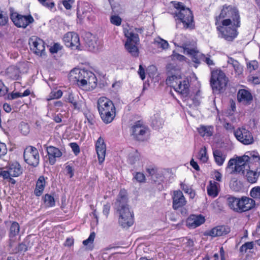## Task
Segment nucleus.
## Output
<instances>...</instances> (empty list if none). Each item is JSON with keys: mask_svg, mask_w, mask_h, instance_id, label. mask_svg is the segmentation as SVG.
<instances>
[{"mask_svg": "<svg viewBox=\"0 0 260 260\" xmlns=\"http://www.w3.org/2000/svg\"><path fill=\"white\" fill-rule=\"evenodd\" d=\"M235 172L245 175L247 181L255 183L260 175V156L243 155L239 158Z\"/></svg>", "mask_w": 260, "mask_h": 260, "instance_id": "f257e3e1", "label": "nucleus"}, {"mask_svg": "<svg viewBox=\"0 0 260 260\" xmlns=\"http://www.w3.org/2000/svg\"><path fill=\"white\" fill-rule=\"evenodd\" d=\"M114 209L118 215V223L123 228H129L134 223V213L128 204L125 189H121L114 203Z\"/></svg>", "mask_w": 260, "mask_h": 260, "instance_id": "f03ea898", "label": "nucleus"}, {"mask_svg": "<svg viewBox=\"0 0 260 260\" xmlns=\"http://www.w3.org/2000/svg\"><path fill=\"white\" fill-rule=\"evenodd\" d=\"M215 25L230 26L233 23L236 27L240 26V16L238 10L231 5H224L222 7L219 15L215 17Z\"/></svg>", "mask_w": 260, "mask_h": 260, "instance_id": "7ed1b4c3", "label": "nucleus"}, {"mask_svg": "<svg viewBox=\"0 0 260 260\" xmlns=\"http://www.w3.org/2000/svg\"><path fill=\"white\" fill-rule=\"evenodd\" d=\"M177 11L173 14L176 20L177 26L182 23L184 29H192L194 28L193 16L191 11L186 8L182 3L178 2L175 5Z\"/></svg>", "mask_w": 260, "mask_h": 260, "instance_id": "20e7f679", "label": "nucleus"}, {"mask_svg": "<svg viewBox=\"0 0 260 260\" xmlns=\"http://www.w3.org/2000/svg\"><path fill=\"white\" fill-rule=\"evenodd\" d=\"M97 105L103 121L106 124L111 123L116 115V109L112 101L103 96L98 99Z\"/></svg>", "mask_w": 260, "mask_h": 260, "instance_id": "39448f33", "label": "nucleus"}, {"mask_svg": "<svg viewBox=\"0 0 260 260\" xmlns=\"http://www.w3.org/2000/svg\"><path fill=\"white\" fill-rule=\"evenodd\" d=\"M166 83L183 98L187 97L189 93V82L185 76L180 74L172 75L166 80Z\"/></svg>", "mask_w": 260, "mask_h": 260, "instance_id": "423d86ee", "label": "nucleus"}, {"mask_svg": "<svg viewBox=\"0 0 260 260\" xmlns=\"http://www.w3.org/2000/svg\"><path fill=\"white\" fill-rule=\"evenodd\" d=\"M124 33L127 38L124 45L126 50L132 56L138 57L139 51L137 45L139 43V35L128 30H124Z\"/></svg>", "mask_w": 260, "mask_h": 260, "instance_id": "0eeeda50", "label": "nucleus"}, {"mask_svg": "<svg viewBox=\"0 0 260 260\" xmlns=\"http://www.w3.org/2000/svg\"><path fill=\"white\" fill-rule=\"evenodd\" d=\"M228 80L225 74L221 70L211 72L210 84L214 91L221 92L226 86Z\"/></svg>", "mask_w": 260, "mask_h": 260, "instance_id": "6e6552de", "label": "nucleus"}, {"mask_svg": "<svg viewBox=\"0 0 260 260\" xmlns=\"http://www.w3.org/2000/svg\"><path fill=\"white\" fill-rule=\"evenodd\" d=\"M10 19L16 27L23 28H25L34 21L31 15H24L16 12H11Z\"/></svg>", "mask_w": 260, "mask_h": 260, "instance_id": "1a4fd4ad", "label": "nucleus"}, {"mask_svg": "<svg viewBox=\"0 0 260 260\" xmlns=\"http://www.w3.org/2000/svg\"><path fill=\"white\" fill-rule=\"evenodd\" d=\"M234 134L236 139L244 145H250L254 142L251 133L245 127L238 128L234 131Z\"/></svg>", "mask_w": 260, "mask_h": 260, "instance_id": "9d476101", "label": "nucleus"}, {"mask_svg": "<svg viewBox=\"0 0 260 260\" xmlns=\"http://www.w3.org/2000/svg\"><path fill=\"white\" fill-rule=\"evenodd\" d=\"M148 128L141 120L137 121L132 126L131 131L134 138L138 141H144Z\"/></svg>", "mask_w": 260, "mask_h": 260, "instance_id": "9b49d317", "label": "nucleus"}, {"mask_svg": "<svg viewBox=\"0 0 260 260\" xmlns=\"http://www.w3.org/2000/svg\"><path fill=\"white\" fill-rule=\"evenodd\" d=\"M28 44L30 50L35 54L40 56L46 55L45 43L42 39L36 36H32L29 38Z\"/></svg>", "mask_w": 260, "mask_h": 260, "instance_id": "f8f14e48", "label": "nucleus"}, {"mask_svg": "<svg viewBox=\"0 0 260 260\" xmlns=\"http://www.w3.org/2000/svg\"><path fill=\"white\" fill-rule=\"evenodd\" d=\"M23 157L25 161L29 165L36 167L39 164V153L37 149L34 147H27L24 151Z\"/></svg>", "mask_w": 260, "mask_h": 260, "instance_id": "ddd939ff", "label": "nucleus"}, {"mask_svg": "<svg viewBox=\"0 0 260 260\" xmlns=\"http://www.w3.org/2000/svg\"><path fill=\"white\" fill-rule=\"evenodd\" d=\"M63 42L67 47L74 50H81L80 39L78 35L74 32L66 33L63 38Z\"/></svg>", "mask_w": 260, "mask_h": 260, "instance_id": "4468645a", "label": "nucleus"}, {"mask_svg": "<svg viewBox=\"0 0 260 260\" xmlns=\"http://www.w3.org/2000/svg\"><path fill=\"white\" fill-rule=\"evenodd\" d=\"M217 29L219 31V36L225 40L232 41L237 36V30L235 28L229 26H223L222 24L216 25Z\"/></svg>", "mask_w": 260, "mask_h": 260, "instance_id": "2eb2a0df", "label": "nucleus"}, {"mask_svg": "<svg viewBox=\"0 0 260 260\" xmlns=\"http://www.w3.org/2000/svg\"><path fill=\"white\" fill-rule=\"evenodd\" d=\"M172 207L175 210L182 208L187 203V201L182 192L180 190H175L172 196Z\"/></svg>", "mask_w": 260, "mask_h": 260, "instance_id": "dca6fc26", "label": "nucleus"}, {"mask_svg": "<svg viewBox=\"0 0 260 260\" xmlns=\"http://www.w3.org/2000/svg\"><path fill=\"white\" fill-rule=\"evenodd\" d=\"M95 147L99 162L101 164L105 160L106 152V145L105 143L104 139L102 137H100L98 138L95 143Z\"/></svg>", "mask_w": 260, "mask_h": 260, "instance_id": "f3484780", "label": "nucleus"}, {"mask_svg": "<svg viewBox=\"0 0 260 260\" xmlns=\"http://www.w3.org/2000/svg\"><path fill=\"white\" fill-rule=\"evenodd\" d=\"M237 100L238 102L244 105H249L253 101V96L251 93L245 89H239L237 93Z\"/></svg>", "mask_w": 260, "mask_h": 260, "instance_id": "a211bd4d", "label": "nucleus"}, {"mask_svg": "<svg viewBox=\"0 0 260 260\" xmlns=\"http://www.w3.org/2000/svg\"><path fill=\"white\" fill-rule=\"evenodd\" d=\"M84 74L83 70L75 68L70 72L69 78L70 81L76 83L78 86L82 88V81L84 80L82 79V77Z\"/></svg>", "mask_w": 260, "mask_h": 260, "instance_id": "6ab92c4d", "label": "nucleus"}, {"mask_svg": "<svg viewBox=\"0 0 260 260\" xmlns=\"http://www.w3.org/2000/svg\"><path fill=\"white\" fill-rule=\"evenodd\" d=\"M240 204L239 213H243L254 208L255 201L252 198L244 196L240 198Z\"/></svg>", "mask_w": 260, "mask_h": 260, "instance_id": "aec40b11", "label": "nucleus"}, {"mask_svg": "<svg viewBox=\"0 0 260 260\" xmlns=\"http://www.w3.org/2000/svg\"><path fill=\"white\" fill-rule=\"evenodd\" d=\"M205 221L204 216L202 215H191L186 220V225L192 229H194L201 224H203Z\"/></svg>", "mask_w": 260, "mask_h": 260, "instance_id": "412c9836", "label": "nucleus"}, {"mask_svg": "<svg viewBox=\"0 0 260 260\" xmlns=\"http://www.w3.org/2000/svg\"><path fill=\"white\" fill-rule=\"evenodd\" d=\"M230 231L228 225H218L209 231L207 235L213 237L221 236L229 234Z\"/></svg>", "mask_w": 260, "mask_h": 260, "instance_id": "4be33fe9", "label": "nucleus"}, {"mask_svg": "<svg viewBox=\"0 0 260 260\" xmlns=\"http://www.w3.org/2000/svg\"><path fill=\"white\" fill-rule=\"evenodd\" d=\"M184 51L186 52L187 54L190 55L192 61L193 62L198 64H200L201 61H202L203 57H204L203 54L194 49L189 48H185Z\"/></svg>", "mask_w": 260, "mask_h": 260, "instance_id": "5701e85b", "label": "nucleus"}, {"mask_svg": "<svg viewBox=\"0 0 260 260\" xmlns=\"http://www.w3.org/2000/svg\"><path fill=\"white\" fill-rule=\"evenodd\" d=\"M66 102L71 103L75 109L80 110L82 108V101L79 100V98L72 93H69L68 95L64 96Z\"/></svg>", "mask_w": 260, "mask_h": 260, "instance_id": "b1692460", "label": "nucleus"}, {"mask_svg": "<svg viewBox=\"0 0 260 260\" xmlns=\"http://www.w3.org/2000/svg\"><path fill=\"white\" fill-rule=\"evenodd\" d=\"M20 70L16 66H11L9 67L6 71L7 76L12 80H17L20 77Z\"/></svg>", "mask_w": 260, "mask_h": 260, "instance_id": "393cba45", "label": "nucleus"}, {"mask_svg": "<svg viewBox=\"0 0 260 260\" xmlns=\"http://www.w3.org/2000/svg\"><path fill=\"white\" fill-rule=\"evenodd\" d=\"M8 170L10 177H18L22 174L21 167L17 162L9 164Z\"/></svg>", "mask_w": 260, "mask_h": 260, "instance_id": "a878e982", "label": "nucleus"}, {"mask_svg": "<svg viewBox=\"0 0 260 260\" xmlns=\"http://www.w3.org/2000/svg\"><path fill=\"white\" fill-rule=\"evenodd\" d=\"M164 120L161 117L159 113L157 112L151 117V126L155 129H158L162 127Z\"/></svg>", "mask_w": 260, "mask_h": 260, "instance_id": "bb28decb", "label": "nucleus"}, {"mask_svg": "<svg viewBox=\"0 0 260 260\" xmlns=\"http://www.w3.org/2000/svg\"><path fill=\"white\" fill-rule=\"evenodd\" d=\"M89 76H88V80L86 81L85 80H83L82 81V84L83 85L82 88H87L88 86V88L91 87L92 88H95L97 85V79L95 76V75L92 73H89Z\"/></svg>", "mask_w": 260, "mask_h": 260, "instance_id": "cd10ccee", "label": "nucleus"}, {"mask_svg": "<svg viewBox=\"0 0 260 260\" xmlns=\"http://www.w3.org/2000/svg\"><path fill=\"white\" fill-rule=\"evenodd\" d=\"M213 156L216 164L221 166L223 164V162L226 158V155L223 153L220 150L216 149L213 151Z\"/></svg>", "mask_w": 260, "mask_h": 260, "instance_id": "c85d7f7f", "label": "nucleus"}, {"mask_svg": "<svg viewBox=\"0 0 260 260\" xmlns=\"http://www.w3.org/2000/svg\"><path fill=\"white\" fill-rule=\"evenodd\" d=\"M62 155L60 150L55 147L50 146V165H53L56 161V157H60Z\"/></svg>", "mask_w": 260, "mask_h": 260, "instance_id": "c756f323", "label": "nucleus"}, {"mask_svg": "<svg viewBox=\"0 0 260 260\" xmlns=\"http://www.w3.org/2000/svg\"><path fill=\"white\" fill-rule=\"evenodd\" d=\"M218 183L213 181H210L209 184L207 187L208 194L212 197L215 198L218 194L217 185Z\"/></svg>", "mask_w": 260, "mask_h": 260, "instance_id": "7c9ffc66", "label": "nucleus"}, {"mask_svg": "<svg viewBox=\"0 0 260 260\" xmlns=\"http://www.w3.org/2000/svg\"><path fill=\"white\" fill-rule=\"evenodd\" d=\"M45 185V181L43 176H40L36 183L35 194L37 196H40L44 189Z\"/></svg>", "mask_w": 260, "mask_h": 260, "instance_id": "2f4dec72", "label": "nucleus"}, {"mask_svg": "<svg viewBox=\"0 0 260 260\" xmlns=\"http://www.w3.org/2000/svg\"><path fill=\"white\" fill-rule=\"evenodd\" d=\"M11 223V225L10 227L9 236L10 239V241L12 239L18 235L20 231V226L18 223L16 221H10Z\"/></svg>", "mask_w": 260, "mask_h": 260, "instance_id": "473e14b6", "label": "nucleus"}, {"mask_svg": "<svg viewBox=\"0 0 260 260\" xmlns=\"http://www.w3.org/2000/svg\"><path fill=\"white\" fill-rule=\"evenodd\" d=\"M80 11H81L82 14L84 15V17H89V15L88 14L93 11V7L88 3H84L82 6L78 8L77 11L78 15L80 14Z\"/></svg>", "mask_w": 260, "mask_h": 260, "instance_id": "72a5a7b5", "label": "nucleus"}, {"mask_svg": "<svg viewBox=\"0 0 260 260\" xmlns=\"http://www.w3.org/2000/svg\"><path fill=\"white\" fill-rule=\"evenodd\" d=\"M88 35L90 36V38L85 40V45L89 51H94L97 49L96 39L91 34H89Z\"/></svg>", "mask_w": 260, "mask_h": 260, "instance_id": "f704fd0d", "label": "nucleus"}, {"mask_svg": "<svg viewBox=\"0 0 260 260\" xmlns=\"http://www.w3.org/2000/svg\"><path fill=\"white\" fill-rule=\"evenodd\" d=\"M198 129L199 134L203 137H210L213 135V126L202 125L198 128Z\"/></svg>", "mask_w": 260, "mask_h": 260, "instance_id": "c9c22d12", "label": "nucleus"}, {"mask_svg": "<svg viewBox=\"0 0 260 260\" xmlns=\"http://www.w3.org/2000/svg\"><path fill=\"white\" fill-rule=\"evenodd\" d=\"M27 239H25L22 243H20L18 245L13 249L14 253L25 252L28 250Z\"/></svg>", "mask_w": 260, "mask_h": 260, "instance_id": "e433bc0d", "label": "nucleus"}, {"mask_svg": "<svg viewBox=\"0 0 260 260\" xmlns=\"http://www.w3.org/2000/svg\"><path fill=\"white\" fill-rule=\"evenodd\" d=\"M250 196L254 201L260 202V186L252 188L250 191Z\"/></svg>", "mask_w": 260, "mask_h": 260, "instance_id": "4c0bfd02", "label": "nucleus"}, {"mask_svg": "<svg viewBox=\"0 0 260 260\" xmlns=\"http://www.w3.org/2000/svg\"><path fill=\"white\" fill-rule=\"evenodd\" d=\"M154 44H155L157 47L161 48L162 49H167L169 47L168 42L160 37H158L155 39Z\"/></svg>", "mask_w": 260, "mask_h": 260, "instance_id": "58836bf2", "label": "nucleus"}, {"mask_svg": "<svg viewBox=\"0 0 260 260\" xmlns=\"http://www.w3.org/2000/svg\"><path fill=\"white\" fill-rule=\"evenodd\" d=\"M198 158L203 162H206L208 159L207 156V149L206 147H203L200 150L198 154Z\"/></svg>", "mask_w": 260, "mask_h": 260, "instance_id": "ea45409f", "label": "nucleus"}, {"mask_svg": "<svg viewBox=\"0 0 260 260\" xmlns=\"http://www.w3.org/2000/svg\"><path fill=\"white\" fill-rule=\"evenodd\" d=\"M254 245L253 241L246 242L240 247L239 251L241 253H246L248 250L252 249L254 247Z\"/></svg>", "mask_w": 260, "mask_h": 260, "instance_id": "a19ab883", "label": "nucleus"}, {"mask_svg": "<svg viewBox=\"0 0 260 260\" xmlns=\"http://www.w3.org/2000/svg\"><path fill=\"white\" fill-rule=\"evenodd\" d=\"M238 198H236L233 196H229L226 199V204L229 207L233 210L234 211H235V209L236 207V203Z\"/></svg>", "mask_w": 260, "mask_h": 260, "instance_id": "79ce46f5", "label": "nucleus"}, {"mask_svg": "<svg viewBox=\"0 0 260 260\" xmlns=\"http://www.w3.org/2000/svg\"><path fill=\"white\" fill-rule=\"evenodd\" d=\"M20 132L24 135H27L30 131L29 126L27 123L21 122L19 126Z\"/></svg>", "mask_w": 260, "mask_h": 260, "instance_id": "37998d69", "label": "nucleus"}, {"mask_svg": "<svg viewBox=\"0 0 260 260\" xmlns=\"http://www.w3.org/2000/svg\"><path fill=\"white\" fill-rule=\"evenodd\" d=\"M63 46L59 43H54L51 46H50V53L52 54L57 53L61 51Z\"/></svg>", "mask_w": 260, "mask_h": 260, "instance_id": "c03bdc74", "label": "nucleus"}, {"mask_svg": "<svg viewBox=\"0 0 260 260\" xmlns=\"http://www.w3.org/2000/svg\"><path fill=\"white\" fill-rule=\"evenodd\" d=\"M111 23L116 26H120L121 24L122 19L116 15H112L110 18Z\"/></svg>", "mask_w": 260, "mask_h": 260, "instance_id": "a18cd8bd", "label": "nucleus"}, {"mask_svg": "<svg viewBox=\"0 0 260 260\" xmlns=\"http://www.w3.org/2000/svg\"><path fill=\"white\" fill-rule=\"evenodd\" d=\"M62 95V92L60 89L52 90L50 93V100L59 99Z\"/></svg>", "mask_w": 260, "mask_h": 260, "instance_id": "49530a36", "label": "nucleus"}, {"mask_svg": "<svg viewBox=\"0 0 260 260\" xmlns=\"http://www.w3.org/2000/svg\"><path fill=\"white\" fill-rule=\"evenodd\" d=\"M231 188L235 191H239L242 188V184L240 181L232 180L230 183Z\"/></svg>", "mask_w": 260, "mask_h": 260, "instance_id": "de8ad7c7", "label": "nucleus"}, {"mask_svg": "<svg viewBox=\"0 0 260 260\" xmlns=\"http://www.w3.org/2000/svg\"><path fill=\"white\" fill-rule=\"evenodd\" d=\"M171 58L173 60H178L179 61H185L186 58L184 56L181 55L178 53H176L174 51L171 56Z\"/></svg>", "mask_w": 260, "mask_h": 260, "instance_id": "09e8293b", "label": "nucleus"}, {"mask_svg": "<svg viewBox=\"0 0 260 260\" xmlns=\"http://www.w3.org/2000/svg\"><path fill=\"white\" fill-rule=\"evenodd\" d=\"M9 91L8 88L6 86L3 82L0 80V97L5 95Z\"/></svg>", "mask_w": 260, "mask_h": 260, "instance_id": "8fccbe9b", "label": "nucleus"}, {"mask_svg": "<svg viewBox=\"0 0 260 260\" xmlns=\"http://www.w3.org/2000/svg\"><path fill=\"white\" fill-rule=\"evenodd\" d=\"M95 237V234L94 232L91 233L88 239L83 241V244L84 246H87L89 244H92L93 242Z\"/></svg>", "mask_w": 260, "mask_h": 260, "instance_id": "3c124183", "label": "nucleus"}, {"mask_svg": "<svg viewBox=\"0 0 260 260\" xmlns=\"http://www.w3.org/2000/svg\"><path fill=\"white\" fill-rule=\"evenodd\" d=\"M69 145L75 155H77L80 153V147L77 143L72 142L70 143Z\"/></svg>", "mask_w": 260, "mask_h": 260, "instance_id": "603ef678", "label": "nucleus"}, {"mask_svg": "<svg viewBox=\"0 0 260 260\" xmlns=\"http://www.w3.org/2000/svg\"><path fill=\"white\" fill-rule=\"evenodd\" d=\"M8 21L7 16L3 14V12L0 10V26H4L7 24Z\"/></svg>", "mask_w": 260, "mask_h": 260, "instance_id": "864d4df0", "label": "nucleus"}, {"mask_svg": "<svg viewBox=\"0 0 260 260\" xmlns=\"http://www.w3.org/2000/svg\"><path fill=\"white\" fill-rule=\"evenodd\" d=\"M134 178L139 182H144L145 181L144 174L141 172H137L134 176Z\"/></svg>", "mask_w": 260, "mask_h": 260, "instance_id": "5fc2aeb1", "label": "nucleus"}, {"mask_svg": "<svg viewBox=\"0 0 260 260\" xmlns=\"http://www.w3.org/2000/svg\"><path fill=\"white\" fill-rule=\"evenodd\" d=\"M240 157H238L237 159H234V158L230 159V160L228 162L227 168H233V166L234 165H235L234 171H235V167L239 164L238 163L239 162V158H240Z\"/></svg>", "mask_w": 260, "mask_h": 260, "instance_id": "6e6d98bb", "label": "nucleus"}, {"mask_svg": "<svg viewBox=\"0 0 260 260\" xmlns=\"http://www.w3.org/2000/svg\"><path fill=\"white\" fill-rule=\"evenodd\" d=\"M180 187L181 189L184 190V191L185 193H188L190 195H191V194L193 193V195H195L194 192H193L191 188H190L188 186H187L186 185L184 184L183 183L181 182L180 183Z\"/></svg>", "mask_w": 260, "mask_h": 260, "instance_id": "4d7b16f0", "label": "nucleus"}, {"mask_svg": "<svg viewBox=\"0 0 260 260\" xmlns=\"http://www.w3.org/2000/svg\"><path fill=\"white\" fill-rule=\"evenodd\" d=\"M248 81L254 84H260V77L258 76H249L248 77Z\"/></svg>", "mask_w": 260, "mask_h": 260, "instance_id": "13d9d810", "label": "nucleus"}, {"mask_svg": "<svg viewBox=\"0 0 260 260\" xmlns=\"http://www.w3.org/2000/svg\"><path fill=\"white\" fill-rule=\"evenodd\" d=\"M74 0H63L62 4L67 10H70L72 8V5L74 3Z\"/></svg>", "mask_w": 260, "mask_h": 260, "instance_id": "bf43d9fd", "label": "nucleus"}, {"mask_svg": "<svg viewBox=\"0 0 260 260\" xmlns=\"http://www.w3.org/2000/svg\"><path fill=\"white\" fill-rule=\"evenodd\" d=\"M7 152L6 145L5 143L0 142V158L5 155Z\"/></svg>", "mask_w": 260, "mask_h": 260, "instance_id": "052dcab7", "label": "nucleus"}, {"mask_svg": "<svg viewBox=\"0 0 260 260\" xmlns=\"http://www.w3.org/2000/svg\"><path fill=\"white\" fill-rule=\"evenodd\" d=\"M139 160V157L137 155H132L129 156L128 162L131 165H134Z\"/></svg>", "mask_w": 260, "mask_h": 260, "instance_id": "680f3d73", "label": "nucleus"}, {"mask_svg": "<svg viewBox=\"0 0 260 260\" xmlns=\"http://www.w3.org/2000/svg\"><path fill=\"white\" fill-rule=\"evenodd\" d=\"M111 206L109 203H107L104 205L103 213L106 216V218L108 217L110 212Z\"/></svg>", "mask_w": 260, "mask_h": 260, "instance_id": "e2e57ef3", "label": "nucleus"}, {"mask_svg": "<svg viewBox=\"0 0 260 260\" xmlns=\"http://www.w3.org/2000/svg\"><path fill=\"white\" fill-rule=\"evenodd\" d=\"M210 57V55L206 56L204 54L202 61L206 62L209 66H214L215 64Z\"/></svg>", "mask_w": 260, "mask_h": 260, "instance_id": "0e129e2a", "label": "nucleus"}, {"mask_svg": "<svg viewBox=\"0 0 260 260\" xmlns=\"http://www.w3.org/2000/svg\"><path fill=\"white\" fill-rule=\"evenodd\" d=\"M0 176L3 177L4 179H8L10 176L8 170L7 171L3 170V168H0Z\"/></svg>", "mask_w": 260, "mask_h": 260, "instance_id": "69168bd1", "label": "nucleus"}, {"mask_svg": "<svg viewBox=\"0 0 260 260\" xmlns=\"http://www.w3.org/2000/svg\"><path fill=\"white\" fill-rule=\"evenodd\" d=\"M138 73L142 80H144L145 78V70L141 64L139 66Z\"/></svg>", "mask_w": 260, "mask_h": 260, "instance_id": "338daca9", "label": "nucleus"}, {"mask_svg": "<svg viewBox=\"0 0 260 260\" xmlns=\"http://www.w3.org/2000/svg\"><path fill=\"white\" fill-rule=\"evenodd\" d=\"M248 67L252 70H255L258 68V62L255 60L249 62Z\"/></svg>", "mask_w": 260, "mask_h": 260, "instance_id": "774afa93", "label": "nucleus"}]
</instances>
